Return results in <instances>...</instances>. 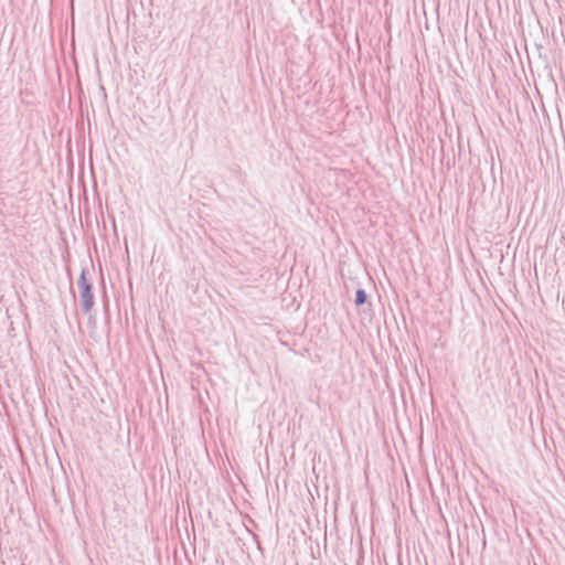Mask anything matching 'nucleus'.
Segmentation results:
<instances>
[{"mask_svg":"<svg viewBox=\"0 0 565 565\" xmlns=\"http://www.w3.org/2000/svg\"><path fill=\"white\" fill-rule=\"evenodd\" d=\"M366 296L363 290H358L356 292V303L362 305L365 302Z\"/></svg>","mask_w":565,"mask_h":565,"instance_id":"obj_1","label":"nucleus"}]
</instances>
